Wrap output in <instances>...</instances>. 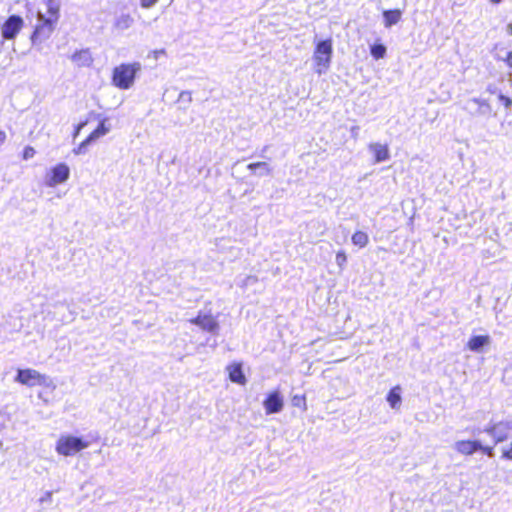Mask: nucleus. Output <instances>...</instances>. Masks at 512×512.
Masks as SVG:
<instances>
[{
    "mask_svg": "<svg viewBox=\"0 0 512 512\" xmlns=\"http://www.w3.org/2000/svg\"><path fill=\"white\" fill-rule=\"evenodd\" d=\"M140 70L139 62L120 64L113 69L112 84L119 89L128 90L134 85L136 74Z\"/></svg>",
    "mask_w": 512,
    "mask_h": 512,
    "instance_id": "f257e3e1",
    "label": "nucleus"
},
{
    "mask_svg": "<svg viewBox=\"0 0 512 512\" xmlns=\"http://www.w3.org/2000/svg\"><path fill=\"white\" fill-rule=\"evenodd\" d=\"M333 54L332 40H321L316 44L313 53V61L315 63V72L318 75L326 73L330 67Z\"/></svg>",
    "mask_w": 512,
    "mask_h": 512,
    "instance_id": "f03ea898",
    "label": "nucleus"
},
{
    "mask_svg": "<svg viewBox=\"0 0 512 512\" xmlns=\"http://www.w3.org/2000/svg\"><path fill=\"white\" fill-rule=\"evenodd\" d=\"M88 443L82 438L72 435H62L57 443L55 450L63 456H73L88 447Z\"/></svg>",
    "mask_w": 512,
    "mask_h": 512,
    "instance_id": "7ed1b4c3",
    "label": "nucleus"
},
{
    "mask_svg": "<svg viewBox=\"0 0 512 512\" xmlns=\"http://www.w3.org/2000/svg\"><path fill=\"white\" fill-rule=\"evenodd\" d=\"M15 381L28 387H34L37 385L46 387L53 386V382L50 377L30 368L18 369Z\"/></svg>",
    "mask_w": 512,
    "mask_h": 512,
    "instance_id": "20e7f679",
    "label": "nucleus"
},
{
    "mask_svg": "<svg viewBox=\"0 0 512 512\" xmlns=\"http://www.w3.org/2000/svg\"><path fill=\"white\" fill-rule=\"evenodd\" d=\"M56 23L57 22L55 21V18H46V16L41 11H38L37 24L35 26L34 32L31 35L32 43H41L47 40L53 33Z\"/></svg>",
    "mask_w": 512,
    "mask_h": 512,
    "instance_id": "39448f33",
    "label": "nucleus"
},
{
    "mask_svg": "<svg viewBox=\"0 0 512 512\" xmlns=\"http://www.w3.org/2000/svg\"><path fill=\"white\" fill-rule=\"evenodd\" d=\"M70 176V169L65 163H60L51 168L45 176V185L48 187H55L68 180Z\"/></svg>",
    "mask_w": 512,
    "mask_h": 512,
    "instance_id": "423d86ee",
    "label": "nucleus"
},
{
    "mask_svg": "<svg viewBox=\"0 0 512 512\" xmlns=\"http://www.w3.org/2000/svg\"><path fill=\"white\" fill-rule=\"evenodd\" d=\"M24 26V20L18 15H11L1 25V35L5 40H13Z\"/></svg>",
    "mask_w": 512,
    "mask_h": 512,
    "instance_id": "0eeeda50",
    "label": "nucleus"
},
{
    "mask_svg": "<svg viewBox=\"0 0 512 512\" xmlns=\"http://www.w3.org/2000/svg\"><path fill=\"white\" fill-rule=\"evenodd\" d=\"M484 431L493 437L495 444L503 442L508 439L512 433V422H498L485 428Z\"/></svg>",
    "mask_w": 512,
    "mask_h": 512,
    "instance_id": "6e6552de",
    "label": "nucleus"
},
{
    "mask_svg": "<svg viewBox=\"0 0 512 512\" xmlns=\"http://www.w3.org/2000/svg\"><path fill=\"white\" fill-rule=\"evenodd\" d=\"M465 109L473 115H490L492 107L489 102L481 98H471L466 102Z\"/></svg>",
    "mask_w": 512,
    "mask_h": 512,
    "instance_id": "1a4fd4ad",
    "label": "nucleus"
},
{
    "mask_svg": "<svg viewBox=\"0 0 512 512\" xmlns=\"http://www.w3.org/2000/svg\"><path fill=\"white\" fill-rule=\"evenodd\" d=\"M190 322L211 333H217L219 329L218 321L211 314H199L196 318L191 319Z\"/></svg>",
    "mask_w": 512,
    "mask_h": 512,
    "instance_id": "9d476101",
    "label": "nucleus"
},
{
    "mask_svg": "<svg viewBox=\"0 0 512 512\" xmlns=\"http://www.w3.org/2000/svg\"><path fill=\"white\" fill-rule=\"evenodd\" d=\"M480 448L482 443L479 440H459L453 444V449L464 456H470Z\"/></svg>",
    "mask_w": 512,
    "mask_h": 512,
    "instance_id": "9b49d317",
    "label": "nucleus"
},
{
    "mask_svg": "<svg viewBox=\"0 0 512 512\" xmlns=\"http://www.w3.org/2000/svg\"><path fill=\"white\" fill-rule=\"evenodd\" d=\"M266 414L279 413L284 406L283 397L280 392L275 391L269 394L267 399L263 402Z\"/></svg>",
    "mask_w": 512,
    "mask_h": 512,
    "instance_id": "f8f14e48",
    "label": "nucleus"
},
{
    "mask_svg": "<svg viewBox=\"0 0 512 512\" xmlns=\"http://www.w3.org/2000/svg\"><path fill=\"white\" fill-rule=\"evenodd\" d=\"M491 338L489 335L472 336L467 342V348L476 353L483 352L484 347L489 346Z\"/></svg>",
    "mask_w": 512,
    "mask_h": 512,
    "instance_id": "ddd939ff",
    "label": "nucleus"
},
{
    "mask_svg": "<svg viewBox=\"0 0 512 512\" xmlns=\"http://www.w3.org/2000/svg\"><path fill=\"white\" fill-rule=\"evenodd\" d=\"M368 148L369 151L373 153L376 163L384 162L390 158L389 148L387 145H383L381 143H370Z\"/></svg>",
    "mask_w": 512,
    "mask_h": 512,
    "instance_id": "4468645a",
    "label": "nucleus"
},
{
    "mask_svg": "<svg viewBox=\"0 0 512 512\" xmlns=\"http://www.w3.org/2000/svg\"><path fill=\"white\" fill-rule=\"evenodd\" d=\"M71 59L78 67H88L93 62L92 55L87 49L75 52Z\"/></svg>",
    "mask_w": 512,
    "mask_h": 512,
    "instance_id": "2eb2a0df",
    "label": "nucleus"
},
{
    "mask_svg": "<svg viewBox=\"0 0 512 512\" xmlns=\"http://www.w3.org/2000/svg\"><path fill=\"white\" fill-rule=\"evenodd\" d=\"M134 19L130 14L122 13L115 17L113 26L116 30L125 31L132 27Z\"/></svg>",
    "mask_w": 512,
    "mask_h": 512,
    "instance_id": "dca6fc26",
    "label": "nucleus"
},
{
    "mask_svg": "<svg viewBox=\"0 0 512 512\" xmlns=\"http://www.w3.org/2000/svg\"><path fill=\"white\" fill-rule=\"evenodd\" d=\"M401 14V11L398 9L384 11L383 17L385 27H391L392 25L397 24L401 19Z\"/></svg>",
    "mask_w": 512,
    "mask_h": 512,
    "instance_id": "f3484780",
    "label": "nucleus"
},
{
    "mask_svg": "<svg viewBox=\"0 0 512 512\" xmlns=\"http://www.w3.org/2000/svg\"><path fill=\"white\" fill-rule=\"evenodd\" d=\"M401 389L399 386L392 388L387 396V401L390 404L392 409L399 408L401 404Z\"/></svg>",
    "mask_w": 512,
    "mask_h": 512,
    "instance_id": "a211bd4d",
    "label": "nucleus"
},
{
    "mask_svg": "<svg viewBox=\"0 0 512 512\" xmlns=\"http://www.w3.org/2000/svg\"><path fill=\"white\" fill-rule=\"evenodd\" d=\"M110 132V127L109 126H106V119L102 120L100 122V124L98 125V127L92 132L90 133V135L88 136L89 140H91L92 142L96 141L97 139H99L100 137L108 134Z\"/></svg>",
    "mask_w": 512,
    "mask_h": 512,
    "instance_id": "6ab92c4d",
    "label": "nucleus"
},
{
    "mask_svg": "<svg viewBox=\"0 0 512 512\" xmlns=\"http://www.w3.org/2000/svg\"><path fill=\"white\" fill-rule=\"evenodd\" d=\"M46 8L48 17L47 18H55V21L57 22L59 19V11H60V3L58 0H47L46 1Z\"/></svg>",
    "mask_w": 512,
    "mask_h": 512,
    "instance_id": "aec40b11",
    "label": "nucleus"
},
{
    "mask_svg": "<svg viewBox=\"0 0 512 512\" xmlns=\"http://www.w3.org/2000/svg\"><path fill=\"white\" fill-rule=\"evenodd\" d=\"M351 241L355 246H358L359 248H364L367 246L369 242V237L367 233L363 231H356L352 237Z\"/></svg>",
    "mask_w": 512,
    "mask_h": 512,
    "instance_id": "412c9836",
    "label": "nucleus"
},
{
    "mask_svg": "<svg viewBox=\"0 0 512 512\" xmlns=\"http://www.w3.org/2000/svg\"><path fill=\"white\" fill-rule=\"evenodd\" d=\"M247 168L251 171L259 170V176L269 175L271 174V168L266 162H255L250 163Z\"/></svg>",
    "mask_w": 512,
    "mask_h": 512,
    "instance_id": "4be33fe9",
    "label": "nucleus"
},
{
    "mask_svg": "<svg viewBox=\"0 0 512 512\" xmlns=\"http://www.w3.org/2000/svg\"><path fill=\"white\" fill-rule=\"evenodd\" d=\"M229 377L230 380L235 383L243 384L245 382V376L239 365L230 368Z\"/></svg>",
    "mask_w": 512,
    "mask_h": 512,
    "instance_id": "5701e85b",
    "label": "nucleus"
},
{
    "mask_svg": "<svg viewBox=\"0 0 512 512\" xmlns=\"http://www.w3.org/2000/svg\"><path fill=\"white\" fill-rule=\"evenodd\" d=\"M386 54V47L382 44H375L371 46V55L375 59H382Z\"/></svg>",
    "mask_w": 512,
    "mask_h": 512,
    "instance_id": "b1692460",
    "label": "nucleus"
},
{
    "mask_svg": "<svg viewBox=\"0 0 512 512\" xmlns=\"http://www.w3.org/2000/svg\"><path fill=\"white\" fill-rule=\"evenodd\" d=\"M347 262V256L344 251H338L336 254V264L340 268V270H343Z\"/></svg>",
    "mask_w": 512,
    "mask_h": 512,
    "instance_id": "393cba45",
    "label": "nucleus"
},
{
    "mask_svg": "<svg viewBox=\"0 0 512 512\" xmlns=\"http://www.w3.org/2000/svg\"><path fill=\"white\" fill-rule=\"evenodd\" d=\"M91 143L92 141L89 140V138L87 137L83 142L80 143V145L77 148L73 149V153L76 155L85 153L86 147Z\"/></svg>",
    "mask_w": 512,
    "mask_h": 512,
    "instance_id": "a878e982",
    "label": "nucleus"
},
{
    "mask_svg": "<svg viewBox=\"0 0 512 512\" xmlns=\"http://www.w3.org/2000/svg\"><path fill=\"white\" fill-rule=\"evenodd\" d=\"M36 154L35 149L32 146H26L23 150V159L29 160L33 158Z\"/></svg>",
    "mask_w": 512,
    "mask_h": 512,
    "instance_id": "bb28decb",
    "label": "nucleus"
},
{
    "mask_svg": "<svg viewBox=\"0 0 512 512\" xmlns=\"http://www.w3.org/2000/svg\"><path fill=\"white\" fill-rule=\"evenodd\" d=\"M502 457L512 460V443L509 446L502 448Z\"/></svg>",
    "mask_w": 512,
    "mask_h": 512,
    "instance_id": "cd10ccee",
    "label": "nucleus"
},
{
    "mask_svg": "<svg viewBox=\"0 0 512 512\" xmlns=\"http://www.w3.org/2000/svg\"><path fill=\"white\" fill-rule=\"evenodd\" d=\"M498 99L503 103L505 108L509 109L511 107L512 100L509 97H507L503 94H499Z\"/></svg>",
    "mask_w": 512,
    "mask_h": 512,
    "instance_id": "c85d7f7f",
    "label": "nucleus"
},
{
    "mask_svg": "<svg viewBox=\"0 0 512 512\" xmlns=\"http://www.w3.org/2000/svg\"><path fill=\"white\" fill-rule=\"evenodd\" d=\"M258 281L256 276H247L242 282V287H247L249 285L255 284Z\"/></svg>",
    "mask_w": 512,
    "mask_h": 512,
    "instance_id": "c756f323",
    "label": "nucleus"
},
{
    "mask_svg": "<svg viewBox=\"0 0 512 512\" xmlns=\"http://www.w3.org/2000/svg\"><path fill=\"white\" fill-rule=\"evenodd\" d=\"M159 0H140L142 8L149 9L153 7Z\"/></svg>",
    "mask_w": 512,
    "mask_h": 512,
    "instance_id": "7c9ffc66",
    "label": "nucleus"
},
{
    "mask_svg": "<svg viewBox=\"0 0 512 512\" xmlns=\"http://www.w3.org/2000/svg\"><path fill=\"white\" fill-rule=\"evenodd\" d=\"M151 55L155 60H158L160 56L166 55V51L165 49L154 50L151 52Z\"/></svg>",
    "mask_w": 512,
    "mask_h": 512,
    "instance_id": "2f4dec72",
    "label": "nucleus"
},
{
    "mask_svg": "<svg viewBox=\"0 0 512 512\" xmlns=\"http://www.w3.org/2000/svg\"><path fill=\"white\" fill-rule=\"evenodd\" d=\"M479 450L483 451L489 457L494 456L493 447H488V446L482 445V448H480Z\"/></svg>",
    "mask_w": 512,
    "mask_h": 512,
    "instance_id": "473e14b6",
    "label": "nucleus"
},
{
    "mask_svg": "<svg viewBox=\"0 0 512 512\" xmlns=\"http://www.w3.org/2000/svg\"><path fill=\"white\" fill-rule=\"evenodd\" d=\"M85 125H86V122H82V123H80V124L77 126V128H76V130H75V133H74V137H76V136L79 134L80 130H81Z\"/></svg>",
    "mask_w": 512,
    "mask_h": 512,
    "instance_id": "72a5a7b5",
    "label": "nucleus"
},
{
    "mask_svg": "<svg viewBox=\"0 0 512 512\" xmlns=\"http://www.w3.org/2000/svg\"><path fill=\"white\" fill-rule=\"evenodd\" d=\"M5 140H6V133L4 131H0V147L3 145Z\"/></svg>",
    "mask_w": 512,
    "mask_h": 512,
    "instance_id": "f704fd0d",
    "label": "nucleus"
},
{
    "mask_svg": "<svg viewBox=\"0 0 512 512\" xmlns=\"http://www.w3.org/2000/svg\"><path fill=\"white\" fill-rule=\"evenodd\" d=\"M358 129H359V128H358L357 126H353V127L351 128V133H352V137H353V138H357V135H358Z\"/></svg>",
    "mask_w": 512,
    "mask_h": 512,
    "instance_id": "c9c22d12",
    "label": "nucleus"
},
{
    "mask_svg": "<svg viewBox=\"0 0 512 512\" xmlns=\"http://www.w3.org/2000/svg\"><path fill=\"white\" fill-rule=\"evenodd\" d=\"M508 66L512 67V52H509L506 58Z\"/></svg>",
    "mask_w": 512,
    "mask_h": 512,
    "instance_id": "e433bc0d",
    "label": "nucleus"
},
{
    "mask_svg": "<svg viewBox=\"0 0 512 512\" xmlns=\"http://www.w3.org/2000/svg\"><path fill=\"white\" fill-rule=\"evenodd\" d=\"M506 31L508 34L512 35V23H509L506 27Z\"/></svg>",
    "mask_w": 512,
    "mask_h": 512,
    "instance_id": "4c0bfd02",
    "label": "nucleus"
},
{
    "mask_svg": "<svg viewBox=\"0 0 512 512\" xmlns=\"http://www.w3.org/2000/svg\"><path fill=\"white\" fill-rule=\"evenodd\" d=\"M51 496H52V493L51 492H47L46 496H44V498H42L41 501L50 500Z\"/></svg>",
    "mask_w": 512,
    "mask_h": 512,
    "instance_id": "58836bf2",
    "label": "nucleus"
},
{
    "mask_svg": "<svg viewBox=\"0 0 512 512\" xmlns=\"http://www.w3.org/2000/svg\"><path fill=\"white\" fill-rule=\"evenodd\" d=\"M493 4H499L502 2V0H490Z\"/></svg>",
    "mask_w": 512,
    "mask_h": 512,
    "instance_id": "ea45409f",
    "label": "nucleus"
}]
</instances>
